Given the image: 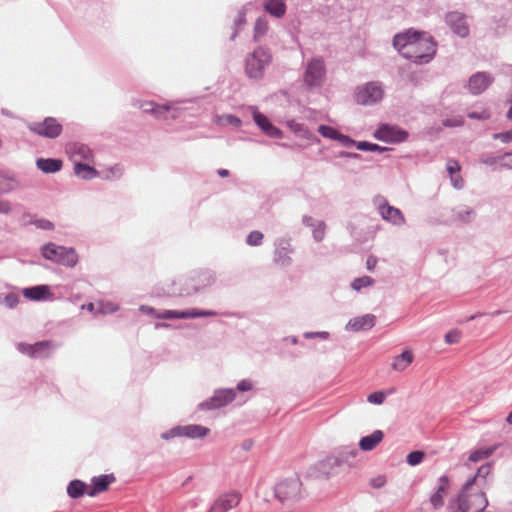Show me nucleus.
Here are the masks:
<instances>
[{
    "label": "nucleus",
    "mask_w": 512,
    "mask_h": 512,
    "mask_svg": "<svg viewBox=\"0 0 512 512\" xmlns=\"http://www.w3.org/2000/svg\"><path fill=\"white\" fill-rule=\"evenodd\" d=\"M488 505L484 490L465 482L460 493L448 504L450 512H482Z\"/></svg>",
    "instance_id": "obj_1"
},
{
    "label": "nucleus",
    "mask_w": 512,
    "mask_h": 512,
    "mask_svg": "<svg viewBox=\"0 0 512 512\" xmlns=\"http://www.w3.org/2000/svg\"><path fill=\"white\" fill-rule=\"evenodd\" d=\"M436 54V42L427 33H420L411 48L405 52V58L417 64L430 62Z\"/></svg>",
    "instance_id": "obj_2"
},
{
    "label": "nucleus",
    "mask_w": 512,
    "mask_h": 512,
    "mask_svg": "<svg viewBox=\"0 0 512 512\" xmlns=\"http://www.w3.org/2000/svg\"><path fill=\"white\" fill-rule=\"evenodd\" d=\"M272 61L268 48L259 46L245 58V73L248 78L260 80L264 77L266 68Z\"/></svg>",
    "instance_id": "obj_3"
},
{
    "label": "nucleus",
    "mask_w": 512,
    "mask_h": 512,
    "mask_svg": "<svg viewBox=\"0 0 512 512\" xmlns=\"http://www.w3.org/2000/svg\"><path fill=\"white\" fill-rule=\"evenodd\" d=\"M41 255L56 264L73 268L77 265L79 258L76 250L72 247L47 243L41 247Z\"/></svg>",
    "instance_id": "obj_4"
},
{
    "label": "nucleus",
    "mask_w": 512,
    "mask_h": 512,
    "mask_svg": "<svg viewBox=\"0 0 512 512\" xmlns=\"http://www.w3.org/2000/svg\"><path fill=\"white\" fill-rule=\"evenodd\" d=\"M372 202L376 211L385 222L395 227H402L406 224V218L402 211L390 205L384 196L376 195Z\"/></svg>",
    "instance_id": "obj_5"
},
{
    "label": "nucleus",
    "mask_w": 512,
    "mask_h": 512,
    "mask_svg": "<svg viewBox=\"0 0 512 512\" xmlns=\"http://www.w3.org/2000/svg\"><path fill=\"white\" fill-rule=\"evenodd\" d=\"M326 68L324 60L320 57H314L308 61L303 80L305 85L309 88L320 87L325 79Z\"/></svg>",
    "instance_id": "obj_6"
},
{
    "label": "nucleus",
    "mask_w": 512,
    "mask_h": 512,
    "mask_svg": "<svg viewBox=\"0 0 512 512\" xmlns=\"http://www.w3.org/2000/svg\"><path fill=\"white\" fill-rule=\"evenodd\" d=\"M139 108L148 114H152L155 118L166 120L169 118L175 119L179 115L178 102H170L165 104H157L154 101H142Z\"/></svg>",
    "instance_id": "obj_7"
},
{
    "label": "nucleus",
    "mask_w": 512,
    "mask_h": 512,
    "mask_svg": "<svg viewBox=\"0 0 512 512\" xmlns=\"http://www.w3.org/2000/svg\"><path fill=\"white\" fill-rule=\"evenodd\" d=\"M236 395V390L232 388L216 389L210 398L199 403L198 408L202 411L220 409L232 403Z\"/></svg>",
    "instance_id": "obj_8"
},
{
    "label": "nucleus",
    "mask_w": 512,
    "mask_h": 512,
    "mask_svg": "<svg viewBox=\"0 0 512 512\" xmlns=\"http://www.w3.org/2000/svg\"><path fill=\"white\" fill-rule=\"evenodd\" d=\"M384 96V88L381 82L372 81L359 87L355 98L357 103L362 105H373L381 101Z\"/></svg>",
    "instance_id": "obj_9"
},
{
    "label": "nucleus",
    "mask_w": 512,
    "mask_h": 512,
    "mask_svg": "<svg viewBox=\"0 0 512 512\" xmlns=\"http://www.w3.org/2000/svg\"><path fill=\"white\" fill-rule=\"evenodd\" d=\"M28 128L39 136L51 139L58 137L62 132V125L53 117H47L42 122H31Z\"/></svg>",
    "instance_id": "obj_10"
},
{
    "label": "nucleus",
    "mask_w": 512,
    "mask_h": 512,
    "mask_svg": "<svg viewBox=\"0 0 512 512\" xmlns=\"http://www.w3.org/2000/svg\"><path fill=\"white\" fill-rule=\"evenodd\" d=\"M373 136L386 143H400L407 139L408 132L396 125L381 124L373 133Z\"/></svg>",
    "instance_id": "obj_11"
},
{
    "label": "nucleus",
    "mask_w": 512,
    "mask_h": 512,
    "mask_svg": "<svg viewBox=\"0 0 512 512\" xmlns=\"http://www.w3.org/2000/svg\"><path fill=\"white\" fill-rule=\"evenodd\" d=\"M217 312L213 310H199V309H189V310H163L159 312V314H155V318L157 319H194L199 317H212L216 316Z\"/></svg>",
    "instance_id": "obj_12"
},
{
    "label": "nucleus",
    "mask_w": 512,
    "mask_h": 512,
    "mask_svg": "<svg viewBox=\"0 0 512 512\" xmlns=\"http://www.w3.org/2000/svg\"><path fill=\"white\" fill-rule=\"evenodd\" d=\"M17 349L20 353L32 358H45L51 355L55 345L51 341H40L34 344L18 343Z\"/></svg>",
    "instance_id": "obj_13"
},
{
    "label": "nucleus",
    "mask_w": 512,
    "mask_h": 512,
    "mask_svg": "<svg viewBox=\"0 0 512 512\" xmlns=\"http://www.w3.org/2000/svg\"><path fill=\"white\" fill-rule=\"evenodd\" d=\"M300 486V481L296 478L281 481L275 487V496L282 502L296 499Z\"/></svg>",
    "instance_id": "obj_14"
},
{
    "label": "nucleus",
    "mask_w": 512,
    "mask_h": 512,
    "mask_svg": "<svg viewBox=\"0 0 512 512\" xmlns=\"http://www.w3.org/2000/svg\"><path fill=\"white\" fill-rule=\"evenodd\" d=\"M294 249L287 239H278L275 242L274 262L281 267H288L292 264Z\"/></svg>",
    "instance_id": "obj_15"
},
{
    "label": "nucleus",
    "mask_w": 512,
    "mask_h": 512,
    "mask_svg": "<svg viewBox=\"0 0 512 512\" xmlns=\"http://www.w3.org/2000/svg\"><path fill=\"white\" fill-rule=\"evenodd\" d=\"M241 501V495L237 492H229L215 499L208 512H228L237 507Z\"/></svg>",
    "instance_id": "obj_16"
},
{
    "label": "nucleus",
    "mask_w": 512,
    "mask_h": 512,
    "mask_svg": "<svg viewBox=\"0 0 512 512\" xmlns=\"http://www.w3.org/2000/svg\"><path fill=\"white\" fill-rule=\"evenodd\" d=\"M445 22L457 36L466 38L469 35V26L464 14L457 11L449 12L445 17Z\"/></svg>",
    "instance_id": "obj_17"
},
{
    "label": "nucleus",
    "mask_w": 512,
    "mask_h": 512,
    "mask_svg": "<svg viewBox=\"0 0 512 512\" xmlns=\"http://www.w3.org/2000/svg\"><path fill=\"white\" fill-rule=\"evenodd\" d=\"M250 110L255 124L263 133L271 138H281L283 136L282 131L274 126L264 114L260 113L257 107L251 106Z\"/></svg>",
    "instance_id": "obj_18"
},
{
    "label": "nucleus",
    "mask_w": 512,
    "mask_h": 512,
    "mask_svg": "<svg viewBox=\"0 0 512 512\" xmlns=\"http://www.w3.org/2000/svg\"><path fill=\"white\" fill-rule=\"evenodd\" d=\"M66 153L68 154L71 161L76 164V162L81 161H92L93 160V152L90 147L86 144L79 142H72L66 145Z\"/></svg>",
    "instance_id": "obj_19"
},
{
    "label": "nucleus",
    "mask_w": 512,
    "mask_h": 512,
    "mask_svg": "<svg viewBox=\"0 0 512 512\" xmlns=\"http://www.w3.org/2000/svg\"><path fill=\"white\" fill-rule=\"evenodd\" d=\"M419 34V32L411 29L396 34L393 38L394 48L405 58V52L411 48Z\"/></svg>",
    "instance_id": "obj_20"
},
{
    "label": "nucleus",
    "mask_w": 512,
    "mask_h": 512,
    "mask_svg": "<svg viewBox=\"0 0 512 512\" xmlns=\"http://www.w3.org/2000/svg\"><path fill=\"white\" fill-rule=\"evenodd\" d=\"M376 317L373 314H365L350 319L345 325V330L349 332H359L370 330L375 326Z\"/></svg>",
    "instance_id": "obj_21"
},
{
    "label": "nucleus",
    "mask_w": 512,
    "mask_h": 512,
    "mask_svg": "<svg viewBox=\"0 0 512 512\" xmlns=\"http://www.w3.org/2000/svg\"><path fill=\"white\" fill-rule=\"evenodd\" d=\"M493 80L494 79L490 74L485 72H477L470 77L468 82V89L474 95L481 94L489 87Z\"/></svg>",
    "instance_id": "obj_22"
},
{
    "label": "nucleus",
    "mask_w": 512,
    "mask_h": 512,
    "mask_svg": "<svg viewBox=\"0 0 512 512\" xmlns=\"http://www.w3.org/2000/svg\"><path fill=\"white\" fill-rule=\"evenodd\" d=\"M449 488V479L446 475L439 478V484L436 491L430 497V503L435 510L440 509L444 505V498Z\"/></svg>",
    "instance_id": "obj_23"
},
{
    "label": "nucleus",
    "mask_w": 512,
    "mask_h": 512,
    "mask_svg": "<svg viewBox=\"0 0 512 512\" xmlns=\"http://www.w3.org/2000/svg\"><path fill=\"white\" fill-rule=\"evenodd\" d=\"M263 10L275 19H282L287 12V0H264Z\"/></svg>",
    "instance_id": "obj_24"
},
{
    "label": "nucleus",
    "mask_w": 512,
    "mask_h": 512,
    "mask_svg": "<svg viewBox=\"0 0 512 512\" xmlns=\"http://www.w3.org/2000/svg\"><path fill=\"white\" fill-rule=\"evenodd\" d=\"M115 481V477L113 474L100 475L97 477H93L92 488L87 491V494L90 497H95L97 494L107 490L108 486Z\"/></svg>",
    "instance_id": "obj_25"
},
{
    "label": "nucleus",
    "mask_w": 512,
    "mask_h": 512,
    "mask_svg": "<svg viewBox=\"0 0 512 512\" xmlns=\"http://www.w3.org/2000/svg\"><path fill=\"white\" fill-rule=\"evenodd\" d=\"M20 187V181L12 174L0 171V195L10 194Z\"/></svg>",
    "instance_id": "obj_26"
},
{
    "label": "nucleus",
    "mask_w": 512,
    "mask_h": 512,
    "mask_svg": "<svg viewBox=\"0 0 512 512\" xmlns=\"http://www.w3.org/2000/svg\"><path fill=\"white\" fill-rule=\"evenodd\" d=\"M414 361V354L411 350H405L392 359L391 368L396 372L405 371Z\"/></svg>",
    "instance_id": "obj_27"
},
{
    "label": "nucleus",
    "mask_w": 512,
    "mask_h": 512,
    "mask_svg": "<svg viewBox=\"0 0 512 512\" xmlns=\"http://www.w3.org/2000/svg\"><path fill=\"white\" fill-rule=\"evenodd\" d=\"M23 295L32 301H42L51 297V292L46 285H37L23 289Z\"/></svg>",
    "instance_id": "obj_28"
},
{
    "label": "nucleus",
    "mask_w": 512,
    "mask_h": 512,
    "mask_svg": "<svg viewBox=\"0 0 512 512\" xmlns=\"http://www.w3.org/2000/svg\"><path fill=\"white\" fill-rule=\"evenodd\" d=\"M384 438V433L381 430H375L370 435L364 436L359 441V448L362 451L373 450Z\"/></svg>",
    "instance_id": "obj_29"
},
{
    "label": "nucleus",
    "mask_w": 512,
    "mask_h": 512,
    "mask_svg": "<svg viewBox=\"0 0 512 512\" xmlns=\"http://www.w3.org/2000/svg\"><path fill=\"white\" fill-rule=\"evenodd\" d=\"M182 427V437L190 438V439H200L206 437L210 430L209 428L199 425V424H189L183 425Z\"/></svg>",
    "instance_id": "obj_30"
},
{
    "label": "nucleus",
    "mask_w": 512,
    "mask_h": 512,
    "mask_svg": "<svg viewBox=\"0 0 512 512\" xmlns=\"http://www.w3.org/2000/svg\"><path fill=\"white\" fill-rule=\"evenodd\" d=\"M342 463L339 459H337V455L335 452L329 456H327L325 459L320 461L315 468L318 470V473L323 476H329L333 469Z\"/></svg>",
    "instance_id": "obj_31"
},
{
    "label": "nucleus",
    "mask_w": 512,
    "mask_h": 512,
    "mask_svg": "<svg viewBox=\"0 0 512 512\" xmlns=\"http://www.w3.org/2000/svg\"><path fill=\"white\" fill-rule=\"evenodd\" d=\"M491 473V466L489 464L482 465L478 468L477 473L470 477L466 482L471 483L473 486H478L484 490L487 484V477Z\"/></svg>",
    "instance_id": "obj_32"
},
{
    "label": "nucleus",
    "mask_w": 512,
    "mask_h": 512,
    "mask_svg": "<svg viewBox=\"0 0 512 512\" xmlns=\"http://www.w3.org/2000/svg\"><path fill=\"white\" fill-rule=\"evenodd\" d=\"M36 166L44 173H56L62 168V161L55 158H39L36 161Z\"/></svg>",
    "instance_id": "obj_33"
},
{
    "label": "nucleus",
    "mask_w": 512,
    "mask_h": 512,
    "mask_svg": "<svg viewBox=\"0 0 512 512\" xmlns=\"http://www.w3.org/2000/svg\"><path fill=\"white\" fill-rule=\"evenodd\" d=\"M269 22L266 16H260L256 19L253 27V40L261 41L268 33Z\"/></svg>",
    "instance_id": "obj_34"
},
{
    "label": "nucleus",
    "mask_w": 512,
    "mask_h": 512,
    "mask_svg": "<svg viewBox=\"0 0 512 512\" xmlns=\"http://www.w3.org/2000/svg\"><path fill=\"white\" fill-rule=\"evenodd\" d=\"M74 173L83 180H91L98 176V171L95 168L89 164H83L82 162H76V164H74Z\"/></svg>",
    "instance_id": "obj_35"
},
{
    "label": "nucleus",
    "mask_w": 512,
    "mask_h": 512,
    "mask_svg": "<svg viewBox=\"0 0 512 512\" xmlns=\"http://www.w3.org/2000/svg\"><path fill=\"white\" fill-rule=\"evenodd\" d=\"M475 212L468 206H458L453 209V218L462 223H469L474 219Z\"/></svg>",
    "instance_id": "obj_36"
},
{
    "label": "nucleus",
    "mask_w": 512,
    "mask_h": 512,
    "mask_svg": "<svg viewBox=\"0 0 512 512\" xmlns=\"http://www.w3.org/2000/svg\"><path fill=\"white\" fill-rule=\"evenodd\" d=\"M215 282V275L211 271H201L197 274L196 284L194 286L195 291H199L206 287L211 286Z\"/></svg>",
    "instance_id": "obj_37"
},
{
    "label": "nucleus",
    "mask_w": 512,
    "mask_h": 512,
    "mask_svg": "<svg viewBox=\"0 0 512 512\" xmlns=\"http://www.w3.org/2000/svg\"><path fill=\"white\" fill-rule=\"evenodd\" d=\"M86 488L87 485L83 481L78 479L72 480L67 486V494L71 498L77 499L87 493Z\"/></svg>",
    "instance_id": "obj_38"
},
{
    "label": "nucleus",
    "mask_w": 512,
    "mask_h": 512,
    "mask_svg": "<svg viewBox=\"0 0 512 512\" xmlns=\"http://www.w3.org/2000/svg\"><path fill=\"white\" fill-rule=\"evenodd\" d=\"M335 454L341 463H348L358 455V450L354 446H342L335 451Z\"/></svg>",
    "instance_id": "obj_39"
},
{
    "label": "nucleus",
    "mask_w": 512,
    "mask_h": 512,
    "mask_svg": "<svg viewBox=\"0 0 512 512\" xmlns=\"http://www.w3.org/2000/svg\"><path fill=\"white\" fill-rule=\"evenodd\" d=\"M214 122L221 126L233 125L235 127H240L242 124L241 119L232 114L217 115L214 118Z\"/></svg>",
    "instance_id": "obj_40"
},
{
    "label": "nucleus",
    "mask_w": 512,
    "mask_h": 512,
    "mask_svg": "<svg viewBox=\"0 0 512 512\" xmlns=\"http://www.w3.org/2000/svg\"><path fill=\"white\" fill-rule=\"evenodd\" d=\"M246 24V8H242L238 11L236 18L234 19L233 33L230 39L233 41L239 34L242 27Z\"/></svg>",
    "instance_id": "obj_41"
},
{
    "label": "nucleus",
    "mask_w": 512,
    "mask_h": 512,
    "mask_svg": "<svg viewBox=\"0 0 512 512\" xmlns=\"http://www.w3.org/2000/svg\"><path fill=\"white\" fill-rule=\"evenodd\" d=\"M375 283V280L370 276H362L355 278L351 282V288L357 292L361 291L363 288L371 287Z\"/></svg>",
    "instance_id": "obj_42"
},
{
    "label": "nucleus",
    "mask_w": 512,
    "mask_h": 512,
    "mask_svg": "<svg viewBox=\"0 0 512 512\" xmlns=\"http://www.w3.org/2000/svg\"><path fill=\"white\" fill-rule=\"evenodd\" d=\"M119 310V305L111 301H98L97 311L99 314H112Z\"/></svg>",
    "instance_id": "obj_43"
},
{
    "label": "nucleus",
    "mask_w": 512,
    "mask_h": 512,
    "mask_svg": "<svg viewBox=\"0 0 512 512\" xmlns=\"http://www.w3.org/2000/svg\"><path fill=\"white\" fill-rule=\"evenodd\" d=\"M20 302V297L16 293L0 294V304L9 308H15Z\"/></svg>",
    "instance_id": "obj_44"
},
{
    "label": "nucleus",
    "mask_w": 512,
    "mask_h": 512,
    "mask_svg": "<svg viewBox=\"0 0 512 512\" xmlns=\"http://www.w3.org/2000/svg\"><path fill=\"white\" fill-rule=\"evenodd\" d=\"M317 130L322 137L331 140H337L340 135V132L332 126L320 125Z\"/></svg>",
    "instance_id": "obj_45"
},
{
    "label": "nucleus",
    "mask_w": 512,
    "mask_h": 512,
    "mask_svg": "<svg viewBox=\"0 0 512 512\" xmlns=\"http://www.w3.org/2000/svg\"><path fill=\"white\" fill-rule=\"evenodd\" d=\"M356 148L358 150H361V151H371V152H374V151H377V152H384V151H387L388 148L387 147H381L379 146L378 144H374V143H369V142H366V141H360L356 144Z\"/></svg>",
    "instance_id": "obj_46"
},
{
    "label": "nucleus",
    "mask_w": 512,
    "mask_h": 512,
    "mask_svg": "<svg viewBox=\"0 0 512 512\" xmlns=\"http://www.w3.org/2000/svg\"><path fill=\"white\" fill-rule=\"evenodd\" d=\"M263 238H264V235L262 232L258 231V230H254V231H251L247 238H246V243L249 245V246H260L263 242Z\"/></svg>",
    "instance_id": "obj_47"
},
{
    "label": "nucleus",
    "mask_w": 512,
    "mask_h": 512,
    "mask_svg": "<svg viewBox=\"0 0 512 512\" xmlns=\"http://www.w3.org/2000/svg\"><path fill=\"white\" fill-rule=\"evenodd\" d=\"M325 233H326L325 223L323 221H318L317 223H315V227L312 229L313 239L316 242H321L325 237Z\"/></svg>",
    "instance_id": "obj_48"
},
{
    "label": "nucleus",
    "mask_w": 512,
    "mask_h": 512,
    "mask_svg": "<svg viewBox=\"0 0 512 512\" xmlns=\"http://www.w3.org/2000/svg\"><path fill=\"white\" fill-rule=\"evenodd\" d=\"M493 452V449L486 448V449H478L473 451L469 456V461L471 462H478L480 460L488 458Z\"/></svg>",
    "instance_id": "obj_49"
},
{
    "label": "nucleus",
    "mask_w": 512,
    "mask_h": 512,
    "mask_svg": "<svg viewBox=\"0 0 512 512\" xmlns=\"http://www.w3.org/2000/svg\"><path fill=\"white\" fill-rule=\"evenodd\" d=\"M511 152H506L502 156H495L493 154H485L481 157L480 161L481 163L488 165V166H494L496 165L499 160H501L504 157L511 156Z\"/></svg>",
    "instance_id": "obj_50"
},
{
    "label": "nucleus",
    "mask_w": 512,
    "mask_h": 512,
    "mask_svg": "<svg viewBox=\"0 0 512 512\" xmlns=\"http://www.w3.org/2000/svg\"><path fill=\"white\" fill-rule=\"evenodd\" d=\"M424 459V452L422 451H413L407 455V463L411 466H416L420 464Z\"/></svg>",
    "instance_id": "obj_51"
},
{
    "label": "nucleus",
    "mask_w": 512,
    "mask_h": 512,
    "mask_svg": "<svg viewBox=\"0 0 512 512\" xmlns=\"http://www.w3.org/2000/svg\"><path fill=\"white\" fill-rule=\"evenodd\" d=\"M287 125L293 132L308 138V130L305 128L303 124L298 123L295 120H290L287 122Z\"/></svg>",
    "instance_id": "obj_52"
},
{
    "label": "nucleus",
    "mask_w": 512,
    "mask_h": 512,
    "mask_svg": "<svg viewBox=\"0 0 512 512\" xmlns=\"http://www.w3.org/2000/svg\"><path fill=\"white\" fill-rule=\"evenodd\" d=\"M386 399V393L383 391H376L368 395L367 401L371 404L380 405Z\"/></svg>",
    "instance_id": "obj_53"
},
{
    "label": "nucleus",
    "mask_w": 512,
    "mask_h": 512,
    "mask_svg": "<svg viewBox=\"0 0 512 512\" xmlns=\"http://www.w3.org/2000/svg\"><path fill=\"white\" fill-rule=\"evenodd\" d=\"M176 437H182V427L175 426L161 434V438L164 440H170Z\"/></svg>",
    "instance_id": "obj_54"
},
{
    "label": "nucleus",
    "mask_w": 512,
    "mask_h": 512,
    "mask_svg": "<svg viewBox=\"0 0 512 512\" xmlns=\"http://www.w3.org/2000/svg\"><path fill=\"white\" fill-rule=\"evenodd\" d=\"M462 336L461 331L457 329L450 330L445 334V342L447 344H456L460 341Z\"/></svg>",
    "instance_id": "obj_55"
},
{
    "label": "nucleus",
    "mask_w": 512,
    "mask_h": 512,
    "mask_svg": "<svg viewBox=\"0 0 512 512\" xmlns=\"http://www.w3.org/2000/svg\"><path fill=\"white\" fill-rule=\"evenodd\" d=\"M303 337L305 339L319 338L321 340H327L330 337V333L327 331L304 332Z\"/></svg>",
    "instance_id": "obj_56"
},
{
    "label": "nucleus",
    "mask_w": 512,
    "mask_h": 512,
    "mask_svg": "<svg viewBox=\"0 0 512 512\" xmlns=\"http://www.w3.org/2000/svg\"><path fill=\"white\" fill-rule=\"evenodd\" d=\"M254 389V384L251 380L249 379H242L241 381H239L237 383V386H236V392L239 391V392H248V391H251Z\"/></svg>",
    "instance_id": "obj_57"
},
{
    "label": "nucleus",
    "mask_w": 512,
    "mask_h": 512,
    "mask_svg": "<svg viewBox=\"0 0 512 512\" xmlns=\"http://www.w3.org/2000/svg\"><path fill=\"white\" fill-rule=\"evenodd\" d=\"M493 139L499 140L502 143L512 142V129L508 130V131L493 134Z\"/></svg>",
    "instance_id": "obj_58"
},
{
    "label": "nucleus",
    "mask_w": 512,
    "mask_h": 512,
    "mask_svg": "<svg viewBox=\"0 0 512 512\" xmlns=\"http://www.w3.org/2000/svg\"><path fill=\"white\" fill-rule=\"evenodd\" d=\"M336 141H338L342 146L347 147V148L351 147V146H356V144L358 143L355 140H353L351 137H349L348 135H344L342 133H340V135Z\"/></svg>",
    "instance_id": "obj_59"
},
{
    "label": "nucleus",
    "mask_w": 512,
    "mask_h": 512,
    "mask_svg": "<svg viewBox=\"0 0 512 512\" xmlns=\"http://www.w3.org/2000/svg\"><path fill=\"white\" fill-rule=\"evenodd\" d=\"M13 205L9 200L0 199V214L8 215L12 213Z\"/></svg>",
    "instance_id": "obj_60"
},
{
    "label": "nucleus",
    "mask_w": 512,
    "mask_h": 512,
    "mask_svg": "<svg viewBox=\"0 0 512 512\" xmlns=\"http://www.w3.org/2000/svg\"><path fill=\"white\" fill-rule=\"evenodd\" d=\"M468 117L471 119H477V120H486L490 117V113L483 109L481 111H473L468 113Z\"/></svg>",
    "instance_id": "obj_61"
},
{
    "label": "nucleus",
    "mask_w": 512,
    "mask_h": 512,
    "mask_svg": "<svg viewBox=\"0 0 512 512\" xmlns=\"http://www.w3.org/2000/svg\"><path fill=\"white\" fill-rule=\"evenodd\" d=\"M370 484L374 488H382L386 484V478L383 475H379L375 478H372Z\"/></svg>",
    "instance_id": "obj_62"
},
{
    "label": "nucleus",
    "mask_w": 512,
    "mask_h": 512,
    "mask_svg": "<svg viewBox=\"0 0 512 512\" xmlns=\"http://www.w3.org/2000/svg\"><path fill=\"white\" fill-rule=\"evenodd\" d=\"M464 120L462 117L459 118H452V119H446L443 122V125L446 127H458L463 125Z\"/></svg>",
    "instance_id": "obj_63"
},
{
    "label": "nucleus",
    "mask_w": 512,
    "mask_h": 512,
    "mask_svg": "<svg viewBox=\"0 0 512 512\" xmlns=\"http://www.w3.org/2000/svg\"><path fill=\"white\" fill-rule=\"evenodd\" d=\"M447 171L450 174V176L458 174V172L460 171V166H459L458 162H456L454 160L448 161Z\"/></svg>",
    "instance_id": "obj_64"
}]
</instances>
